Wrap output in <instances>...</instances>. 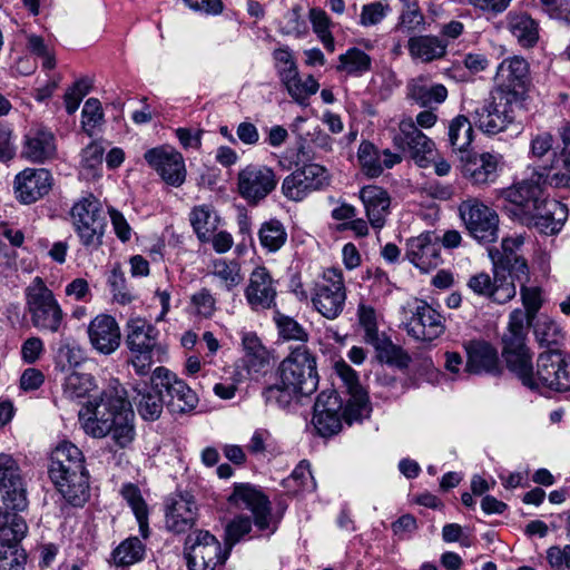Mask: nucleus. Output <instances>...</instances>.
I'll list each match as a JSON object with an SVG mask.
<instances>
[{
	"mask_svg": "<svg viewBox=\"0 0 570 570\" xmlns=\"http://www.w3.org/2000/svg\"><path fill=\"white\" fill-rule=\"evenodd\" d=\"M49 475L58 491L72 505H81L89 498V474L85 456L71 442H61L51 453Z\"/></svg>",
	"mask_w": 570,
	"mask_h": 570,
	"instance_id": "5",
	"label": "nucleus"
},
{
	"mask_svg": "<svg viewBox=\"0 0 570 570\" xmlns=\"http://www.w3.org/2000/svg\"><path fill=\"white\" fill-rule=\"evenodd\" d=\"M405 330L416 341L431 342L444 333L445 318L426 302L417 301Z\"/></svg>",
	"mask_w": 570,
	"mask_h": 570,
	"instance_id": "21",
	"label": "nucleus"
},
{
	"mask_svg": "<svg viewBox=\"0 0 570 570\" xmlns=\"http://www.w3.org/2000/svg\"><path fill=\"white\" fill-rule=\"evenodd\" d=\"M529 376L520 380L522 384L531 390L548 387L554 391L570 390V363L560 351H547L539 355L537 371L533 372L532 362L525 371Z\"/></svg>",
	"mask_w": 570,
	"mask_h": 570,
	"instance_id": "10",
	"label": "nucleus"
},
{
	"mask_svg": "<svg viewBox=\"0 0 570 570\" xmlns=\"http://www.w3.org/2000/svg\"><path fill=\"white\" fill-rule=\"evenodd\" d=\"M448 43L434 36H420L409 40L410 53L429 62L444 56Z\"/></svg>",
	"mask_w": 570,
	"mask_h": 570,
	"instance_id": "38",
	"label": "nucleus"
},
{
	"mask_svg": "<svg viewBox=\"0 0 570 570\" xmlns=\"http://www.w3.org/2000/svg\"><path fill=\"white\" fill-rule=\"evenodd\" d=\"M284 487L295 494L303 491H313L315 489V482L309 470V464L306 461L299 462L292 474L284 480Z\"/></svg>",
	"mask_w": 570,
	"mask_h": 570,
	"instance_id": "49",
	"label": "nucleus"
},
{
	"mask_svg": "<svg viewBox=\"0 0 570 570\" xmlns=\"http://www.w3.org/2000/svg\"><path fill=\"white\" fill-rule=\"evenodd\" d=\"M193 312L200 317L209 318L216 312V299L208 288H200L190 297Z\"/></svg>",
	"mask_w": 570,
	"mask_h": 570,
	"instance_id": "56",
	"label": "nucleus"
},
{
	"mask_svg": "<svg viewBox=\"0 0 570 570\" xmlns=\"http://www.w3.org/2000/svg\"><path fill=\"white\" fill-rule=\"evenodd\" d=\"M342 402L335 391H323L314 404L313 424L322 436H331L341 430Z\"/></svg>",
	"mask_w": 570,
	"mask_h": 570,
	"instance_id": "25",
	"label": "nucleus"
},
{
	"mask_svg": "<svg viewBox=\"0 0 570 570\" xmlns=\"http://www.w3.org/2000/svg\"><path fill=\"white\" fill-rule=\"evenodd\" d=\"M462 174L473 185L483 186L497 178L498 159L490 153L466 154L461 157Z\"/></svg>",
	"mask_w": 570,
	"mask_h": 570,
	"instance_id": "34",
	"label": "nucleus"
},
{
	"mask_svg": "<svg viewBox=\"0 0 570 570\" xmlns=\"http://www.w3.org/2000/svg\"><path fill=\"white\" fill-rule=\"evenodd\" d=\"M509 29L523 47H532L538 41V26L527 13H511Z\"/></svg>",
	"mask_w": 570,
	"mask_h": 570,
	"instance_id": "42",
	"label": "nucleus"
},
{
	"mask_svg": "<svg viewBox=\"0 0 570 570\" xmlns=\"http://www.w3.org/2000/svg\"><path fill=\"white\" fill-rule=\"evenodd\" d=\"M258 238L263 248L269 253H275L285 245L287 233L279 220L269 219L262 224Z\"/></svg>",
	"mask_w": 570,
	"mask_h": 570,
	"instance_id": "44",
	"label": "nucleus"
},
{
	"mask_svg": "<svg viewBox=\"0 0 570 570\" xmlns=\"http://www.w3.org/2000/svg\"><path fill=\"white\" fill-rule=\"evenodd\" d=\"M468 287L476 295L487 297L494 303L505 304L517 295V287L508 274L493 266V277L481 272L471 276Z\"/></svg>",
	"mask_w": 570,
	"mask_h": 570,
	"instance_id": "20",
	"label": "nucleus"
},
{
	"mask_svg": "<svg viewBox=\"0 0 570 570\" xmlns=\"http://www.w3.org/2000/svg\"><path fill=\"white\" fill-rule=\"evenodd\" d=\"M309 20L313 26V30L318 35L321 41L328 50H334V39L330 31V18L326 12L320 8H312L309 10Z\"/></svg>",
	"mask_w": 570,
	"mask_h": 570,
	"instance_id": "52",
	"label": "nucleus"
},
{
	"mask_svg": "<svg viewBox=\"0 0 570 570\" xmlns=\"http://www.w3.org/2000/svg\"><path fill=\"white\" fill-rule=\"evenodd\" d=\"M357 320L364 333L363 341L374 347L376 357L381 363L395 365L400 368L409 366L410 355L401 346L393 344L384 332L379 331L374 307L361 303L357 307Z\"/></svg>",
	"mask_w": 570,
	"mask_h": 570,
	"instance_id": "9",
	"label": "nucleus"
},
{
	"mask_svg": "<svg viewBox=\"0 0 570 570\" xmlns=\"http://www.w3.org/2000/svg\"><path fill=\"white\" fill-rule=\"evenodd\" d=\"M136 396L134 402L138 414L145 421H156L163 413L164 401L160 391L149 390L146 386L144 390L136 389Z\"/></svg>",
	"mask_w": 570,
	"mask_h": 570,
	"instance_id": "41",
	"label": "nucleus"
},
{
	"mask_svg": "<svg viewBox=\"0 0 570 570\" xmlns=\"http://www.w3.org/2000/svg\"><path fill=\"white\" fill-rule=\"evenodd\" d=\"M407 97L425 107L432 102L442 104L448 97V89L441 85H429L423 77L412 79L407 85Z\"/></svg>",
	"mask_w": 570,
	"mask_h": 570,
	"instance_id": "36",
	"label": "nucleus"
},
{
	"mask_svg": "<svg viewBox=\"0 0 570 570\" xmlns=\"http://www.w3.org/2000/svg\"><path fill=\"white\" fill-rule=\"evenodd\" d=\"M341 63L348 71H365L371 68V58L358 48H351L340 57Z\"/></svg>",
	"mask_w": 570,
	"mask_h": 570,
	"instance_id": "58",
	"label": "nucleus"
},
{
	"mask_svg": "<svg viewBox=\"0 0 570 570\" xmlns=\"http://www.w3.org/2000/svg\"><path fill=\"white\" fill-rule=\"evenodd\" d=\"M393 145L402 151H409L411 158L422 168H426L433 160L435 144L419 129L412 118L400 121L399 131L393 136Z\"/></svg>",
	"mask_w": 570,
	"mask_h": 570,
	"instance_id": "17",
	"label": "nucleus"
},
{
	"mask_svg": "<svg viewBox=\"0 0 570 570\" xmlns=\"http://www.w3.org/2000/svg\"><path fill=\"white\" fill-rule=\"evenodd\" d=\"M542 175L538 171L509 188L502 196L511 206L510 212L524 225L533 226L546 235L557 234L568 217V208L549 199L543 190Z\"/></svg>",
	"mask_w": 570,
	"mask_h": 570,
	"instance_id": "2",
	"label": "nucleus"
},
{
	"mask_svg": "<svg viewBox=\"0 0 570 570\" xmlns=\"http://www.w3.org/2000/svg\"><path fill=\"white\" fill-rule=\"evenodd\" d=\"M124 499L128 502L135 514H140L144 518V511H147V505L141 497L140 490L135 484H125L121 489Z\"/></svg>",
	"mask_w": 570,
	"mask_h": 570,
	"instance_id": "62",
	"label": "nucleus"
},
{
	"mask_svg": "<svg viewBox=\"0 0 570 570\" xmlns=\"http://www.w3.org/2000/svg\"><path fill=\"white\" fill-rule=\"evenodd\" d=\"M346 286L338 268H326L315 283L311 294L313 307L325 318H337L345 306Z\"/></svg>",
	"mask_w": 570,
	"mask_h": 570,
	"instance_id": "12",
	"label": "nucleus"
},
{
	"mask_svg": "<svg viewBox=\"0 0 570 570\" xmlns=\"http://www.w3.org/2000/svg\"><path fill=\"white\" fill-rule=\"evenodd\" d=\"M520 295L527 315V323L532 322L542 305L541 291L539 287H529L527 283H520Z\"/></svg>",
	"mask_w": 570,
	"mask_h": 570,
	"instance_id": "57",
	"label": "nucleus"
},
{
	"mask_svg": "<svg viewBox=\"0 0 570 570\" xmlns=\"http://www.w3.org/2000/svg\"><path fill=\"white\" fill-rule=\"evenodd\" d=\"M187 566L189 570H215L223 564L229 554L223 551L219 541L208 531H196L185 542Z\"/></svg>",
	"mask_w": 570,
	"mask_h": 570,
	"instance_id": "14",
	"label": "nucleus"
},
{
	"mask_svg": "<svg viewBox=\"0 0 570 570\" xmlns=\"http://www.w3.org/2000/svg\"><path fill=\"white\" fill-rule=\"evenodd\" d=\"M363 173L371 178L379 177L384 169H390L402 161L400 154L390 149L380 150L370 141H362L357 151Z\"/></svg>",
	"mask_w": 570,
	"mask_h": 570,
	"instance_id": "33",
	"label": "nucleus"
},
{
	"mask_svg": "<svg viewBox=\"0 0 570 570\" xmlns=\"http://www.w3.org/2000/svg\"><path fill=\"white\" fill-rule=\"evenodd\" d=\"M283 82L289 96L301 105H305L308 97L320 87L311 73H285Z\"/></svg>",
	"mask_w": 570,
	"mask_h": 570,
	"instance_id": "40",
	"label": "nucleus"
},
{
	"mask_svg": "<svg viewBox=\"0 0 570 570\" xmlns=\"http://www.w3.org/2000/svg\"><path fill=\"white\" fill-rule=\"evenodd\" d=\"M108 284L114 298L120 304H128L134 299L132 294L126 287V279L119 267H115L109 277Z\"/></svg>",
	"mask_w": 570,
	"mask_h": 570,
	"instance_id": "60",
	"label": "nucleus"
},
{
	"mask_svg": "<svg viewBox=\"0 0 570 570\" xmlns=\"http://www.w3.org/2000/svg\"><path fill=\"white\" fill-rule=\"evenodd\" d=\"M523 245L522 237L504 238L501 244L502 252L499 257L492 256L493 266L508 274L513 282L528 283L530 272L527 261L518 254V249Z\"/></svg>",
	"mask_w": 570,
	"mask_h": 570,
	"instance_id": "29",
	"label": "nucleus"
},
{
	"mask_svg": "<svg viewBox=\"0 0 570 570\" xmlns=\"http://www.w3.org/2000/svg\"><path fill=\"white\" fill-rule=\"evenodd\" d=\"M95 387L96 383L91 374L73 371L65 379L62 394L65 399L76 401L86 397Z\"/></svg>",
	"mask_w": 570,
	"mask_h": 570,
	"instance_id": "43",
	"label": "nucleus"
},
{
	"mask_svg": "<svg viewBox=\"0 0 570 570\" xmlns=\"http://www.w3.org/2000/svg\"><path fill=\"white\" fill-rule=\"evenodd\" d=\"M548 562L552 568L567 567L570 569V544L560 547H551L547 551Z\"/></svg>",
	"mask_w": 570,
	"mask_h": 570,
	"instance_id": "64",
	"label": "nucleus"
},
{
	"mask_svg": "<svg viewBox=\"0 0 570 570\" xmlns=\"http://www.w3.org/2000/svg\"><path fill=\"white\" fill-rule=\"evenodd\" d=\"M23 156L32 163H45L56 157V138L48 128L32 126L24 136Z\"/></svg>",
	"mask_w": 570,
	"mask_h": 570,
	"instance_id": "32",
	"label": "nucleus"
},
{
	"mask_svg": "<svg viewBox=\"0 0 570 570\" xmlns=\"http://www.w3.org/2000/svg\"><path fill=\"white\" fill-rule=\"evenodd\" d=\"M228 501L237 508L249 510L259 530L269 529L271 502L258 489L248 483L236 484Z\"/></svg>",
	"mask_w": 570,
	"mask_h": 570,
	"instance_id": "22",
	"label": "nucleus"
},
{
	"mask_svg": "<svg viewBox=\"0 0 570 570\" xmlns=\"http://www.w3.org/2000/svg\"><path fill=\"white\" fill-rule=\"evenodd\" d=\"M105 149L98 142H90L81 153V169L86 176L96 177L99 175L104 159Z\"/></svg>",
	"mask_w": 570,
	"mask_h": 570,
	"instance_id": "51",
	"label": "nucleus"
},
{
	"mask_svg": "<svg viewBox=\"0 0 570 570\" xmlns=\"http://www.w3.org/2000/svg\"><path fill=\"white\" fill-rule=\"evenodd\" d=\"M529 86L528 73H507L490 97L473 111L475 126L487 135L507 130L515 119L513 107L525 100Z\"/></svg>",
	"mask_w": 570,
	"mask_h": 570,
	"instance_id": "4",
	"label": "nucleus"
},
{
	"mask_svg": "<svg viewBox=\"0 0 570 570\" xmlns=\"http://www.w3.org/2000/svg\"><path fill=\"white\" fill-rule=\"evenodd\" d=\"M538 174L542 175L544 185L549 184L558 188L570 187V155L561 154L549 167Z\"/></svg>",
	"mask_w": 570,
	"mask_h": 570,
	"instance_id": "45",
	"label": "nucleus"
},
{
	"mask_svg": "<svg viewBox=\"0 0 570 570\" xmlns=\"http://www.w3.org/2000/svg\"><path fill=\"white\" fill-rule=\"evenodd\" d=\"M277 185L272 168L261 165H248L237 175L239 195L249 204H257L271 194Z\"/></svg>",
	"mask_w": 570,
	"mask_h": 570,
	"instance_id": "19",
	"label": "nucleus"
},
{
	"mask_svg": "<svg viewBox=\"0 0 570 570\" xmlns=\"http://www.w3.org/2000/svg\"><path fill=\"white\" fill-rule=\"evenodd\" d=\"M286 153L289 155L291 164L296 166L309 164V161L318 158V154L311 141L306 140L302 141L297 149H288Z\"/></svg>",
	"mask_w": 570,
	"mask_h": 570,
	"instance_id": "63",
	"label": "nucleus"
},
{
	"mask_svg": "<svg viewBox=\"0 0 570 570\" xmlns=\"http://www.w3.org/2000/svg\"><path fill=\"white\" fill-rule=\"evenodd\" d=\"M151 383L156 389H164L169 397L167 407L173 413H187L193 411L198 397L196 393L177 375L164 366L153 371Z\"/></svg>",
	"mask_w": 570,
	"mask_h": 570,
	"instance_id": "18",
	"label": "nucleus"
},
{
	"mask_svg": "<svg viewBox=\"0 0 570 570\" xmlns=\"http://www.w3.org/2000/svg\"><path fill=\"white\" fill-rule=\"evenodd\" d=\"M277 382L265 387L263 396L269 404L285 409L294 400L313 393L318 384L316 360L305 345H301L279 363Z\"/></svg>",
	"mask_w": 570,
	"mask_h": 570,
	"instance_id": "3",
	"label": "nucleus"
},
{
	"mask_svg": "<svg viewBox=\"0 0 570 570\" xmlns=\"http://www.w3.org/2000/svg\"><path fill=\"white\" fill-rule=\"evenodd\" d=\"M360 197L371 225L377 229L382 228L391 203L389 194L379 186L370 185L361 189Z\"/></svg>",
	"mask_w": 570,
	"mask_h": 570,
	"instance_id": "35",
	"label": "nucleus"
},
{
	"mask_svg": "<svg viewBox=\"0 0 570 570\" xmlns=\"http://www.w3.org/2000/svg\"><path fill=\"white\" fill-rule=\"evenodd\" d=\"M78 419L88 435L104 438L111 434L121 449L135 439L134 411L118 381L105 389L98 399L87 402L78 412Z\"/></svg>",
	"mask_w": 570,
	"mask_h": 570,
	"instance_id": "1",
	"label": "nucleus"
},
{
	"mask_svg": "<svg viewBox=\"0 0 570 570\" xmlns=\"http://www.w3.org/2000/svg\"><path fill=\"white\" fill-rule=\"evenodd\" d=\"M70 216L81 244L89 249H97L102 244L106 227L100 202L89 194L73 204Z\"/></svg>",
	"mask_w": 570,
	"mask_h": 570,
	"instance_id": "11",
	"label": "nucleus"
},
{
	"mask_svg": "<svg viewBox=\"0 0 570 570\" xmlns=\"http://www.w3.org/2000/svg\"><path fill=\"white\" fill-rule=\"evenodd\" d=\"M87 333L91 346L100 354L110 355L120 346V327L110 315H97L89 323Z\"/></svg>",
	"mask_w": 570,
	"mask_h": 570,
	"instance_id": "27",
	"label": "nucleus"
},
{
	"mask_svg": "<svg viewBox=\"0 0 570 570\" xmlns=\"http://www.w3.org/2000/svg\"><path fill=\"white\" fill-rule=\"evenodd\" d=\"M390 11V6L381 1L365 4L360 14V23L364 27L379 24Z\"/></svg>",
	"mask_w": 570,
	"mask_h": 570,
	"instance_id": "59",
	"label": "nucleus"
},
{
	"mask_svg": "<svg viewBox=\"0 0 570 570\" xmlns=\"http://www.w3.org/2000/svg\"><path fill=\"white\" fill-rule=\"evenodd\" d=\"M190 223L202 242H208L218 225L217 216L207 207H195L190 214Z\"/></svg>",
	"mask_w": 570,
	"mask_h": 570,
	"instance_id": "47",
	"label": "nucleus"
},
{
	"mask_svg": "<svg viewBox=\"0 0 570 570\" xmlns=\"http://www.w3.org/2000/svg\"><path fill=\"white\" fill-rule=\"evenodd\" d=\"M328 170L318 164L309 163L286 176L282 184L283 195L293 202H301L309 194L330 186Z\"/></svg>",
	"mask_w": 570,
	"mask_h": 570,
	"instance_id": "16",
	"label": "nucleus"
},
{
	"mask_svg": "<svg viewBox=\"0 0 570 570\" xmlns=\"http://www.w3.org/2000/svg\"><path fill=\"white\" fill-rule=\"evenodd\" d=\"M145 556V546L137 538H128L122 541L112 553L114 562L117 567H128L142 560Z\"/></svg>",
	"mask_w": 570,
	"mask_h": 570,
	"instance_id": "48",
	"label": "nucleus"
},
{
	"mask_svg": "<svg viewBox=\"0 0 570 570\" xmlns=\"http://www.w3.org/2000/svg\"><path fill=\"white\" fill-rule=\"evenodd\" d=\"M523 309L515 308L510 313L507 331L502 336V356L507 367L519 380L529 381L527 370L532 361V354L527 345V335L530 323H527Z\"/></svg>",
	"mask_w": 570,
	"mask_h": 570,
	"instance_id": "8",
	"label": "nucleus"
},
{
	"mask_svg": "<svg viewBox=\"0 0 570 570\" xmlns=\"http://www.w3.org/2000/svg\"><path fill=\"white\" fill-rule=\"evenodd\" d=\"M24 309L31 325L40 333L60 334L67 326L66 313L53 292L40 276H36L24 288Z\"/></svg>",
	"mask_w": 570,
	"mask_h": 570,
	"instance_id": "7",
	"label": "nucleus"
},
{
	"mask_svg": "<svg viewBox=\"0 0 570 570\" xmlns=\"http://www.w3.org/2000/svg\"><path fill=\"white\" fill-rule=\"evenodd\" d=\"M274 320L283 338L299 342L308 340L307 332L294 318L276 313Z\"/></svg>",
	"mask_w": 570,
	"mask_h": 570,
	"instance_id": "55",
	"label": "nucleus"
},
{
	"mask_svg": "<svg viewBox=\"0 0 570 570\" xmlns=\"http://www.w3.org/2000/svg\"><path fill=\"white\" fill-rule=\"evenodd\" d=\"M449 144L454 151L468 154L474 138L472 124L464 115L454 117L448 129Z\"/></svg>",
	"mask_w": 570,
	"mask_h": 570,
	"instance_id": "39",
	"label": "nucleus"
},
{
	"mask_svg": "<svg viewBox=\"0 0 570 570\" xmlns=\"http://www.w3.org/2000/svg\"><path fill=\"white\" fill-rule=\"evenodd\" d=\"M210 274L218 278L227 292L233 291L243 282L240 265L236 261L223 258L214 261Z\"/></svg>",
	"mask_w": 570,
	"mask_h": 570,
	"instance_id": "46",
	"label": "nucleus"
},
{
	"mask_svg": "<svg viewBox=\"0 0 570 570\" xmlns=\"http://www.w3.org/2000/svg\"><path fill=\"white\" fill-rule=\"evenodd\" d=\"M28 47L40 60L43 69H53L56 67L55 56L47 49L42 38L30 36L28 38Z\"/></svg>",
	"mask_w": 570,
	"mask_h": 570,
	"instance_id": "61",
	"label": "nucleus"
},
{
	"mask_svg": "<svg viewBox=\"0 0 570 570\" xmlns=\"http://www.w3.org/2000/svg\"><path fill=\"white\" fill-rule=\"evenodd\" d=\"M197 519V505L189 494H176L170 498L166 509V528L175 533L190 530Z\"/></svg>",
	"mask_w": 570,
	"mask_h": 570,
	"instance_id": "31",
	"label": "nucleus"
},
{
	"mask_svg": "<svg viewBox=\"0 0 570 570\" xmlns=\"http://www.w3.org/2000/svg\"><path fill=\"white\" fill-rule=\"evenodd\" d=\"M466 353L465 371L472 374L501 373V365L497 348L483 340H472L464 343Z\"/></svg>",
	"mask_w": 570,
	"mask_h": 570,
	"instance_id": "28",
	"label": "nucleus"
},
{
	"mask_svg": "<svg viewBox=\"0 0 570 570\" xmlns=\"http://www.w3.org/2000/svg\"><path fill=\"white\" fill-rule=\"evenodd\" d=\"M0 497L7 509L22 512L28 508L27 481L18 461L8 453H0Z\"/></svg>",
	"mask_w": 570,
	"mask_h": 570,
	"instance_id": "15",
	"label": "nucleus"
},
{
	"mask_svg": "<svg viewBox=\"0 0 570 570\" xmlns=\"http://www.w3.org/2000/svg\"><path fill=\"white\" fill-rule=\"evenodd\" d=\"M252 530V520L249 517H235L225 529V544L228 551L239 542Z\"/></svg>",
	"mask_w": 570,
	"mask_h": 570,
	"instance_id": "53",
	"label": "nucleus"
},
{
	"mask_svg": "<svg viewBox=\"0 0 570 570\" xmlns=\"http://www.w3.org/2000/svg\"><path fill=\"white\" fill-rule=\"evenodd\" d=\"M125 344L130 352L129 362L140 376L149 374L155 363L166 360L167 348L159 342V331L145 318L128 320Z\"/></svg>",
	"mask_w": 570,
	"mask_h": 570,
	"instance_id": "6",
	"label": "nucleus"
},
{
	"mask_svg": "<svg viewBox=\"0 0 570 570\" xmlns=\"http://www.w3.org/2000/svg\"><path fill=\"white\" fill-rule=\"evenodd\" d=\"M144 157L166 184L174 187L184 184L186 168L180 153L166 147H157L147 150Z\"/></svg>",
	"mask_w": 570,
	"mask_h": 570,
	"instance_id": "23",
	"label": "nucleus"
},
{
	"mask_svg": "<svg viewBox=\"0 0 570 570\" xmlns=\"http://www.w3.org/2000/svg\"><path fill=\"white\" fill-rule=\"evenodd\" d=\"M276 287L266 267L258 266L249 275L245 298L254 311L268 309L275 305Z\"/></svg>",
	"mask_w": 570,
	"mask_h": 570,
	"instance_id": "30",
	"label": "nucleus"
},
{
	"mask_svg": "<svg viewBox=\"0 0 570 570\" xmlns=\"http://www.w3.org/2000/svg\"><path fill=\"white\" fill-rule=\"evenodd\" d=\"M81 118V126L83 130L89 136H92L94 130L102 122L104 119L100 101L95 98H89L82 107Z\"/></svg>",
	"mask_w": 570,
	"mask_h": 570,
	"instance_id": "54",
	"label": "nucleus"
},
{
	"mask_svg": "<svg viewBox=\"0 0 570 570\" xmlns=\"http://www.w3.org/2000/svg\"><path fill=\"white\" fill-rule=\"evenodd\" d=\"M440 238L434 233H423L406 243L407 259L422 272L436 268L442 263Z\"/></svg>",
	"mask_w": 570,
	"mask_h": 570,
	"instance_id": "26",
	"label": "nucleus"
},
{
	"mask_svg": "<svg viewBox=\"0 0 570 570\" xmlns=\"http://www.w3.org/2000/svg\"><path fill=\"white\" fill-rule=\"evenodd\" d=\"M370 413L371 404L365 390H358V392L350 393V400L347 401L346 407L343 412L345 421L348 424H352L354 421H361L368 417Z\"/></svg>",
	"mask_w": 570,
	"mask_h": 570,
	"instance_id": "50",
	"label": "nucleus"
},
{
	"mask_svg": "<svg viewBox=\"0 0 570 570\" xmlns=\"http://www.w3.org/2000/svg\"><path fill=\"white\" fill-rule=\"evenodd\" d=\"M460 218L469 234L479 243H493L498 238L499 216L478 198H468L459 205Z\"/></svg>",
	"mask_w": 570,
	"mask_h": 570,
	"instance_id": "13",
	"label": "nucleus"
},
{
	"mask_svg": "<svg viewBox=\"0 0 570 570\" xmlns=\"http://www.w3.org/2000/svg\"><path fill=\"white\" fill-rule=\"evenodd\" d=\"M53 178L46 168H26L14 178L16 198L22 204H32L46 196L52 188Z\"/></svg>",
	"mask_w": 570,
	"mask_h": 570,
	"instance_id": "24",
	"label": "nucleus"
},
{
	"mask_svg": "<svg viewBox=\"0 0 570 570\" xmlns=\"http://www.w3.org/2000/svg\"><path fill=\"white\" fill-rule=\"evenodd\" d=\"M28 532V525L19 512L0 507V543H20Z\"/></svg>",
	"mask_w": 570,
	"mask_h": 570,
	"instance_id": "37",
	"label": "nucleus"
}]
</instances>
